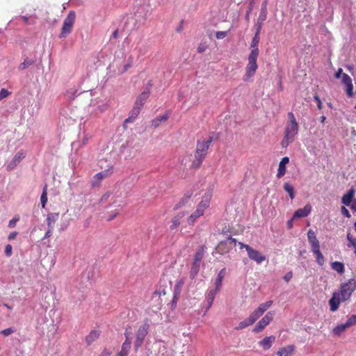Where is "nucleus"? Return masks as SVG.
Returning <instances> with one entry per match:
<instances>
[{"label":"nucleus","mask_w":356,"mask_h":356,"mask_svg":"<svg viewBox=\"0 0 356 356\" xmlns=\"http://www.w3.org/2000/svg\"><path fill=\"white\" fill-rule=\"evenodd\" d=\"M261 26L259 24L250 44V53L248 56V64L245 67V72L243 77L244 81H249L256 74L258 69L257 58L259 54L258 44L260 41V31Z\"/></svg>","instance_id":"nucleus-1"},{"label":"nucleus","mask_w":356,"mask_h":356,"mask_svg":"<svg viewBox=\"0 0 356 356\" xmlns=\"http://www.w3.org/2000/svg\"><path fill=\"white\" fill-rule=\"evenodd\" d=\"M212 141L213 137L211 136H209L207 139L197 140L195 152V158L192 161V166L194 168H198L200 167L207 154L208 149Z\"/></svg>","instance_id":"nucleus-2"},{"label":"nucleus","mask_w":356,"mask_h":356,"mask_svg":"<svg viewBox=\"0 0 356 356\" xmlns=\"http://www.w3.org/2000/svg\"><path fill=\"white\" fill-rule=\"evenodd\" d=\"M169 289L161 286L154 291L151 298V304L152 307H154L156 310H160L162 306L168 300V298L166 296L169 293Z\"/></svg>","instance_id":"nucleus-3"},{"label":"nucleus","mask_w":356,"mask_h":356,"mask_svg":"<svg viewBox=\"0 0 356 356\" xmlns=\"http://www.w3.org/2000/svg\"><path fill=\"white\" fill-rule=\"evenodd\" d=\"M298 124L287 123L284 129V136L281 142L282 148H286L290 143L295 140L298 133Z\"/></svg>","instance_id":"nucleus-4"},{"label":"nucleus","mask_w":356,"mask_h":356,"mask_svg":"<svg viewBox=\"0 0 356 356\" xmlns=\"http://www.w3.org/2000/svg\"><path fill=\"white\" fill-rule=\"evenodd\" d=\"M355 289L356 280L355 279H350L346 282L342 284L340 287V292L339 293L341 301L345 302L349 300Z\"/></svg>","instance_id":"nucleus-5"},{"label":"nucleus","mask_w":356,"mask_h":356,"mask_svg":"<svg viewBox=\"0 0 356 356\" xmlns=\"http://www.w3.org/2000/svg\"><path fill=\"white\" fill-rule=\"evenodd\" d=\"M210 200L209 197H204L198 204L196 210L187 218L189 225H193L195 221L203 216L204 211L209 206Z\"/></svg>","instance_id":"nucleus-6"},{"label":"nucleus","mask_w":356,"mask_h":356,"mask_svg":"<svg viewBox=\"0 0 356 356\" xmlns=\"http://www.w3.org/2000/svg\"><path fill=\"white\" fill-rule=\"evenodd\" d=\"M205 250L206 247L204 245H200L194 254L193 261L191 268V276L193 277L197 275L200 270L201 261L204 257Z\"/></svg>","instance_id":"nucleus-7"},{"label":"nucleus","mask_w":356,"mask_h":356,"mask_svg":"<svg viewBox=\"0 0 356 356\" xmlns=\"http://www.w3.org/2000/svg\"><path fill=\"white\" fill-rule=\"evenodd\" d=\"M334 76L337 79H339L341 77L342 78L341 82L346 87V95L348 97H352L353 96L354 87L350 76L346 73H343V70L341 68L338 69L334 74Z\"/></svg>","instance_id":"nucleus-8"},{"label":"nucleus","mask_w":356,"mask_h":356,"mask_svg":"<svg viewBox=\"0 0 356 356\" xmlns=\"http://www.w3.org/2000/svg\"><path fill=\"white\" fill-rule=\"evenodd\" d=\"M149 325L147 323L141 325L136 332V341L134 343V347L136 351L142 346L145 337L147 335L149 332Z\"/></svg>","instance_id":"nucleus-9"},{"label":"nucleus","mask_w":356,"mask_h":356,"mask_svg":"<svg viewBox=\"0 0 356 356\" xmlns=\"http://www.w3.org/2000/svg\"><path fill=\"white\" fill-rule=\"evenodd\" d=\"M355 191L351 188L341 198V202L346 206H348L350 209L356 212V199H354Z\"/></svg>","instance_id":"nucleus-10"},{"label":"nucleus","mask_w":356,"mask_h":356,"mask_svg":"<svg viewBox=\"0 0 356 356\" xmlns=\"http://www.w3.org/2000/svg\"><path fill=\"white\" fill-rule=\"evenodd\" d=\"M274 316V312L270 311L268 312L255 325L253 329V332L255 333H258L262 331L266 326L270 324V323L273 321Z\"/></svg>","instance_id":"nucleus-11"},{"label":"nucleus","mask_w":356,"mask_h":356,"mask_svg":"<svg viewBox=\"0 0 356 356\" xmlns=\"http://www.w3.org/2000/svg\"><path fill=\"white\" fill-rule=\"evenodd\" d=\"M113 173V165H111L107 169L97 173L93 177V180L92 181V186H96L99 185L101 181L104 178L110 177Z\"/></svg>","instance_id":"nucleus-12"},{"label":"nucleus","mask_w":356,"mask_h":356,"mask_svg":"<svg viewBox=\"0 0 356 356\" xmlns=\"http://www.w3.org/2000/svg\"><path fill=\"white\" fill-rule=\"evenodd\" d=\"M246 251H247L248 257L251 260L255 261L257 264H261L266 260L265 256H264L258 250L252 248L251 246H247Z\"/></svg>","instance_id":"nucleus-13"},{"label":"nucleus","mask_w":356,"mask_h":356,"mask_svg":"<svg viewBox=\"0 0 356 356\" xmlns=\"http://www.w3.org/2000/svg\"><path fill=\"white\" fill-rule=\"evenodd\" d=\"M25 153L23 150L19 151L13 158V159L8 164L6 169L8 171H11L17 167L21 161L25 158Z\"/></svg>","instance_id":"nucleus-14"},{"label":"nucleus","mask_w":356,"mask_h":356,"mask_svg":"<svg viewBox=\"0 0 356 356\" xmlns=\"http://www.w3.org/2000/svg\"><path fill=\"white\" fill-rule=\"evenodd\" d=\"M273 301L269 300L266 302L261 303L259 306L251 313V315L255 318L257 321L260 316H261L272 305Z\"/></svg>","instance_id":"nucleus-15"},{"label":"nucleus","mask_w":356,"mask_h":356,"mask_svg":"<svg viewBox=\"0 0 356 356\" xmlns=\"http://www.w3.org/2000/svg\"><path fill=\"white\" fill-rule=\"evenodd\" d=\"M341 299L339 293L334 292L332 298L329 300L330 309L331 312H336L340 305Z\"/></svg>","instance_id":"nucleus-16"},{"label":"nucleus","mask_w":356,"mask_h":356,"mask_svg":"<svg viewBox=\"0 0 356 356\" xmlns=\"http://www.w3.org/2000/svg\"><path fill=\"white\" fill-rule=\"evenodd\" d=\"M186 214L185 211H180L172 218L170 225V230H175L180 225L181 221Z\"/></svg>","instance_id":"nucleus-17"},{"label":"nucleus","mask_w":356,"mask_h":356,"mask_svg":"<svg viewBox=\"0 0 356 356\" xmlns=\"http://www.w3.org/2000/svg\"><path fill=\"white\" fill-rule=\"evenodd\" d=\"M148 10L145 11V8L140 6L137 8V10L134 13V19L136 22H140L147 19Z\"/></svg>","instance_id":"nucleus-18"},{"label":"nucleus","mask_w":356,"mask_h":356,"mask_svg":"<svg viewBox=\"0 0 356 356\" xmlns=\"http://www.w3.org/2000/svg\"><path fill=\"white\" fill-rule=\"evenodd\" d=\"M150 93L149 88H146L139 96L137 97L134 105L143 108L146 100L148 99Z\"/></svg>","instance_id":"nucleus-19"},{"label":"nucleus","mask_w":356,"mask_h":356,"mask_svg":"<svg viewBox=\"0 0 356 356\" xmlns=\"http://www.w3.org/2000/svg\"><path fill=\"white\" fill-rule=\"evenodd\" d=\"M275 337L271 335L269 337H266L264 339L259 341L258 344L264 350H269L272 347V345L275 342Z\"/></svg>","instance_id":"nucleus-20"},{"label":"nucleus","mask_w":356,"mask_h":356,"mask_svg":"<svg viewBox=\"0 0 356 356\" xmlns=\"http://www.w3.org/2000/svg\"><path fill=\"white\" fill-rule=\"evenodd\" d=\"M312 211V207L306 204L303 208L297 209L293 216V218H304L307 216Z\"/></svg>","instance_id":"nucleus-21"},{"label":"nucleus","mask_w":356,"mask_h":356,"mask_svg":"<svg viewBox=\"0 0 356 356\" xmlns=\"http://www.w3.org/2000/svg\"><path fill=\"white\" fill-rule=\"evenodd\" d=\"M289 162V159L287 156L283 157L282 160L280 161L278 166L277 173V177L281 178L282 177L285 173H286V165Z\"/></svg>","instance_id":"nucleus-22"},{"label":"nucleus","mask_w":356,"mask_h":356,"mask_svg":"<svg viewBox=\"0 0 356 356\" xmlns=\"http://www.w3.org/2000/svg\"><path fill=\"white\" fill-rule=\"evenodd\" d=\"M308 241L312 246V250L316 248H320L319 241L316 238L315 232L312 229H309L307 232Z\"/></svg>","instance_id":"nucleus-23"},{"label":"nucleus","mask_w":356,"mask_h":356,"mask_svg":"<svg viewBox=\"0 0 356 356\" xmlns=\"http://www.w3.org/2000/svg\"><path fill=\"white\" fill-rule=\"evenodd\" d=\"M296 346L294 345H288L280 348L277 352V356H291L295 352Z\"/></svg>","instance_id":"nucleus-24"},{"label":"nucleus","mask_w":356,"mask_h":356,"mask_svg":"<svg viewBox=\"0 0 356 356\" xmlns=\"http://www.w3.org/2000/svg\"><path fill=\"white\" fill-rule=\"evenodd\" d=\"M59 213H50L47 216V223L48 227L54 228L56 222L58 220Z\"/></svg>","instance_id":"nucleus-25"},{"label":"nucleus","mask_w":356,"mask_h":356,"mask_svg":"<svg viewBox=\"0 0 356 356\" xmlns=\"http://www.w3.org/2000/svg\"><path fill=\"white\" fill-rule=\"evenodd\" d=\"M257 321L255 320V318L251 315V314H250V316H248V318H247L246 319L241 321L238 325H237V327H236V330H242L245 327H247L249 325H252L253 323H254Z\"/></svg>","instance_id":"nucleus-26"},{"label":"nucleus","mask_w":356,"mask_h":356,"mask_svg":"<svg viewBox=\"0 0 356 356\" xmlns=\"http://www.w3.org/2000/svg\"><path fill=\"white\" fill-rule=\"evenodd\" d=\"M220 290H217V289H211L208 294H207V310H209L211 307L213 305V302L215 299V297L217 294V293Z\"/></svg>","instance_id":"nucleus-27"},{"label":"nucleus","mask_w":356,"mask_h":356,"mask_svg":"<svg viewBox=\"0 0 356 356\" xmlns=\"http://www.w3.org/2000/svg\"><path fill=\"white\" fill-rule=\"evenodd\" d=\"M225 273L226 269L224 268L218 274L217 278L214 283L215 288L217 289V290H220L221 289L222 280L225 275Z\"/></svg>","instance_id":"nucleus-28"},{"label":"nucleus","mask_w":356,"mask_h":356,"mask_svg":"<svg viewBox=\"0 0 356 356\" xmlns=\"http://www.w3.org/2000/svg\"><path fill=\"white\" fill-rule=\"evenodd\" d=\"M267 4H268V0H264L261 4V8L258 19V22H262L266 19V15H267Z\"/></svg>","instance_id":"nucleus-29"},{"label":"nucleus","mask_w":356,"mask_h":356,"mask_svg":"<svg viewBox=\"0 0 356 356\" xmlns=\"http://www.w3.org/2000/svg\"><path fill=\"white\" fill-rule=\"evenodd\" d=\"M99 337V332L97 330H92L86 337V341L88 346L91 345Z\"/></svg>","instance_id":"nucleus-30"},{"label":"nucleus","mask_w":356,"mask_h":356,"mask_svg":"<svg viewBox=\"0 0 356 356\" xmlns=\"http://www.w3.org/2000/svg\"><path fill=\"white\" fill-rule=\"evenodd\" d=\"M141 108H142L134 105L133 109L131 111L130 116L125 120V122H133L137 118V116L139 115V113L141 111Z\"/></svg>","instance_id":"nucleus-31"},{"label":"nucleus","mask_w":356,"mask_h":356,"mask_svg":"<svg viewBox=\"0 0 356 356\" xmlns=\"http://www.w3.org/2000/svg\"><path fill=\"white\" fill-rule=\"evenodd\" d=\"M236 242L237 241H236V238H232V237H229V238H227V240H225L224 241H221L218 244V249L220 250H221L224 245H229L228 248H227V250H229L232 248V245H236Z\"/></svg>","instance_id":"nucleus-32"},{"label":"nucleus","mask_w":356,"mask_h":356,"mask_svg":"<svg viewBox=\"0 0 356 356\" xmlns=\"http://www.w3.org/2000/svg\"><path fill=\"white\" fill-rule=\"evenodd\" d=\"M332 270L337 271L340 275H342L345 271L344 264L340 261H334L331 264Z\"/></svg>","instance_id":"nucleus-33"},{"label":"nucleus","mask_w":356,"mask_h":356,"mask_svg":"<svg viewBox=\"0 0 356 356\" xmlns=\"http://www.w3.org/2000/svg\"><path fill=\"white\" fill-rule=\"evenodd\" d=\"M312 251L316 256L317 264L321 266H323V264L325 263V257L323 255V254L321 253V252L320 250V248H316L315 249L312 250Z\"/></svg>","instance_id":"nucleus-34"},{"label":"nucleus","mask_w":356,"mask_h":356,"mask_svg":"<svg viewBox=\"0 0 356 356\" xmlns=\"http://www.w3.org/2000/svg\"><path fill=\"white\" fill-rule=\"evenodd\" d=\"M184 284V280L183 279H181L178 280L175 285V295L172 300V305H176L177 301V296L179 295L180 289L183 286Z\"/></svg>","instance_id":"nucleus-35"},{"label":"nucleus","mask_w":356,"mask_h":356,"mask_svg":"<svg viewBox=\"0 0 356 356\" xmlns=\"http://www.w3.org/2000/svg\"><path fill=\"white\" fill-rule=\"evenodd\" d=\"M73 24H63L60 38L67 37L72 31Z\"/></svg>","instance_id":"nucleus-36"},{"label":"nucleus","mask_w":356,"mask_h":356,"mask_svg":"<svg viewBox=\"0 0 356 356\" xmlns=\"http://www.w3.org/2000/svg\"><path fill=\"white\" fill-rule=\"evenodd\" d=\"M168 118L169 115L168 114L159 116L152 120V126L154 127H158L162 122H165Z\"/></svg>","instance_id":"nucleus-37"},{"label":"nucleus","mask_w":356,"mask_h":356,"mask_svg":"<svg viewBox=\"0 0 356 356\" xmlns=\"http://www.w3.org/2000/svg\"><path fill=\"white\" fill-rule=\"evenodd\" d=\"M191 193H186L184 196L180 200V201L175 206V209H177L185 206L190 200Z\"/></svg>","instance_id":"nucleus-38"},{"label":"nucleus","mask_w":356,"mask_h":356,"mask_svg":"<svg viewBox=\"0 0 356 356\" xmlns=\"http://www.w3.org/2000/svg\"><path fill=\"white\" fill-rule=\"evenodd\" d=\"M348 327L346 326L344 323H341L339 325H337L333 330L332 333L334 335L339 336L341 335L343 332L346 331V330Z\"/></svg>","instance_id":"nucleus-39"},{"label":"nucleus","mask_w":356,"mask_h":356,"mask_svg":"<svg viewBox=\"0 0 356 356\" xmlns=\"http://www.w3.org/2000/svg\"><path fill=\"white\" fill-rule=\"evenodd\" d=\"M209 45L207 41L202 40L197 48L199 54H202L209 49Z\"/></svg>","instance_id":"nucleus-40"},{"label":"nucleus","mask_w":356,"mask_h":356,"mask_svg":"<svg viewBox=\"0 0 356 356\" xmlns=\"http://www.w3.org/2000/svg\"><path fill=\"white\" fill-rule=\"evenodd\" d=\"M40 202L42 208L45 207V205L47 202V185L45 184V186L43 188L42 193L40 197Z\"/></svg>","instance_id":"nucleus-41"},{"label":"nucleus","mask_w":356,"mask_h":356,"mask_svg":"<svg viewBox=\"0 0 356 356\" xmlns=\"http://www.w3.org/2000/svg\"><path fill=\"white\" fill-rule=\"evenodd\" d=\"M284 189L286 191L291 200H293L295 197L294 188L292 185L289 183H285L284 184Z\"/></svg>","instance_id":"nucleus-42"},{"label":"nucleus","mask_w":356,"mask_h":356,"mask_svg":"<svg viewBox=\"0 0 356 356\" xmlns=\"http://www.w3.org/2000/svg\"><path fill=\"white\" fill-rule=\"evenodd\" d=\"M344 324L348 328L355 325L356 324V314H353L348 318Z\"/></svg>","instance_id":"nucleus-43"},{"label":"nucleus","mask_w":356,"mask_h":356,"mask_svg":"<svg viewBox=\"0 0 356 356\" xmlns=\"http://www.w3.org/2000/svg\"><path fill=\"white\" fill-rule=\"evenodd\" d=\"M76 18V14L75 12L73 10L70 11L69 14L67 15V17L64 20L63 22H74Z\"/></svg>","instance_id":"nucleus-44"},{"label":"nucleus","mask_w":356,"mask_h":356,"mask_svg":"<svg viewBox=\"0 0 356 356\" xmlns=\"http://www.w3.org/2000/svg\"><path fill=\"white\" fill-rule=\"evenodd\" d=\"M131 339H125L124 342L122 343V348H123V350H126L129 353L131 348Z\"/></svg>","instance_id":"nucleus-45"},{"label":"nucleus","mask_w":356,"mask_h":356,"mask_svg":"<svg viewBox=\"0 0 356 356\" xmlns=\"http://www.w3.org/2000/svg\"><path fill=\"white\" fill-rule=\"evenodd\" d=\"M15 332V329H13L12 327H9V328L1 330L0 332V334H3L4 337H7V336H9L10 334L14 333Z\"/></svg>","instance_id":"nucleus-46"},{"label":"nucleus","mask_w":356,"mask_h":356,"mask_svg":"<svg viewBox=\"0 0 356 356\" xmlns=\"http://www.w3.org/2000/svg\"><path fill=\"white\" fill-rule=\"evenodd\" d=\"M32 64H33V62H32V61L25 60L22 63H21V64L19 65V69L20 70H25L26 67H28L29 66L31 65Z\"/></svg>","instance_id":"nucleus-47"},{"label":"nucleus","mask_w":356,"mask_h":356,"mask_svg":"<svg viewBox=\"0 0 356 356\" xmlns=\"http://www.w3.org/2000/svg\"><path fill=\"white\" fill-rule=\"evenodd\" d=\"M10 92L8 91L7 89L6 88H2L1 90H0V101L2 100L3 99L7 97L8 96H9L10 95Z\"/></svg>","instance_id":"nucleus-48"},{"label":"nucleus","mask_w":356,"mask_h":356,"mask_svg":"<svg viewBox=\"0 0 356 356\" xmlns=\"http://www.w3.org/2000/svg\"><path fill=\"white\" fill-rule=\"evenodd\" d=\"M229 31V30L227 31H217L216 33V37L218 40L223 39L227 35Z\"/></svg>","instance_id":"nucleus-49"},{"label":"nucleus","mask_w":356,"mask_h":356,"mask_svg":"<svg viewBox=\"0 0 356 356\" xmlns=\"http://www.w3.org/2000/svg\"><path fill=\"white\" fill-rule=\"evenodd\" d=\"M287 115L289 119V121L287 123L298 124L296 121L294 114L292 112H289Z\"/></svg>","instance_id":"nucleus-50"},{"label":"nucleus","mask_w":356,"mask_h":356,"mask_svg":"<svg viewBox=\"0 0 356 356\" xmlns=\"http://www.w3.org/2000/svg\"><path fill=\"white\" fill-rule=\"evenodd\" d=\"M12 250H13V247L10 244H8L6 245L5 253L7 257H10L12 255V253H13Z\"/></svg>","instance_id":"nucleus-51"},{"label":"nucleus","mask_w":356,"mask_h":356,"mask_svg":"<svg viewBox=\"0 0 356 356\" xmlns=\"http://www.w3.org/2000/svg\"><path fill=\"white\" fill-rule=\"evenodd\" d=\"M19 220V217H15L12 220H10L8 222V227L10 228H13L15 227L17 222H18Z\"/></svg>","instance_id":"nucleus-52"},{"label":"nucleus","mask_w":356,"mask_h":356,"mask_svg":"<svg viewBox=\"0 0 356 356\" xmlns=\"http://www.w3.org/2000/svg\"><path fill=\"white\" fill-rule=\"evenodd\" d=\"M314 98L315 101L317 102V107L318 108V109H322L323 104L320 97L317 95H315Z\"/></svg>","instance_id":"nucleus-53"},{"label":"nucleus","mask_w":356,"mask_h":356,"mask_svg":"<svg viewBox=\"0 0 356 356\" xmlns=\"http://www.w3.org/2000/svg\"><path fill=\"white\" fill-rule=\"evenodd\" d=\"M341 213L344 216L347 218H350L351 216L349 211L344 206L341 207Z\"/></svg>","instance_id":"nucleus-54"},{"label":"nucleus","mask_w":356,"mask_h":356,"mask_svg":"<svg viewBox=\"0 0 356 356\" xmlns=\"http://www.w3.org/2000/svg\"><path fill=\"white\" fill-rule=\"evenodd\" d=\"M111 351L107 348H104L99 356H110L111 355Z\"/></svg>","instance_id":"nucleus-55"},{"label":"nucleus","mask_w":356,"mask_h":356,"mask_svg":"<svg viewBox=\"0 0 356 356\" xmlns=\"http://www.w3.org/2000/svg\"><path fill=\"white\" fill-rule=\"evenodd\" d=\"M54 228L48 227L47 232L44 234V238H48L51 236L52 235V231Z\"/></svg>","instance_id":"nucleus-56"},{"label":"nucleus","mask_w":356,"mask_h":356,"mask_svg":"<svg viewBox=\"0 0 356 356\" xmlns=\"http://www.w3.org/2000/svg\"><path fill=\"white\" fill-rule=\"evenodd\" d=\"M293 277V273L292 272H288L284 276V280L286 282H289L291 278Z\"/></svg>","instance_id":"nucleus-57"},{"label":"nucleus","mask_w":356,"mask_h":356,"mask_svg":"<svg viewBox=\"0 0 356 356\" xmlns=\"http://www.w3.org/2000/svg\"><path fill=\"white\" fill-rule=\"evenodd\" d=\"M17 234L18 233L17 232H13L11 233H10V234L8 235V239L9 241L15 239V237L17 236Z\"/></svg>","instance_id":"nucleus-58"},{"label":"nucleus","mask_w":356,"mask_h":356,"mask_svg":"<svg viewBox=\"0 0 356 356\" xmlns=\"http://www.w3.org/2000/svg\"><path fill=\"white\" fill-rule=\"evenodd\" d=\"M129 353L126 350H123L121 348V350L117 354V356H128Z\"/></svg>","instance_id":"nucleus-59"},{"label":"nucleus","mask_w":356,"mask_h":356,"mask_svg":"<svg viewBox=\"0 0 356 356\" xmlns=\"http://www.w3.org/2000/svg\"><path fill=\"white\" fill-rule=\"evenodd\" d=\"M119 31H120V29H117L116 30H115L113 31V38L117 39L119 37Z\"/></svg>","instance_id":"nucleus-60"},{"label":"nucleus","mask_w":356,"mask_h":356,"mask_svg":"<svg viewBox=\"0 0 356 356\" xmlns=\"http://www.w3.org/2000/svg\"><path fill=\"white\" fill-rule=\"evenodd\" d=\"M131 332H128L127 330H126L124 332V336H125L126 339H131Z\"/></svg>","instance_id":"nucleus-61"},{"label":"nucleus","mask_w":356,"mask_h":356,"mask_svg":"<svg viewBox=\"0 0 356 356\" xmlns=\"http://www.w3.org/2000/svg\"><path fill=\"white\" fill-rule=\"evenodd\" d=\"M111 195V193L110 192H107L104 195H103L102 197V200H106Z\"/></svg>","instance_id":"nucleus-62"},{"label":"nucleus","mask_w":356,"mask_h":356,"mask_svg":"<svg viewBox=\"0 0 356 356\" xmlns=\"http://www.w3.org/2000/svg\"><path fill=\"white\" fill-rule=\"evenodd\" d=\"M238 246L240 247V249L245 248L246 250L247 246H250L249 245L244 244L241 242L238 243Z\"/></svg>","instance_id":"nucleus-63"},{"label":"nucleus","mask_w":356,"mask_h":356,"mask_svg":"<svg viewBox=\"0 0 356 356\" xmlns=\"http://www.w3.org/2000/svg\"><path fill=\"white\" fill-rule=\"evenodd\" d=\"M183 29H184V28H183V26H182V24H179V25L176 28V31H177V33H181V32L182 31Z\"/></svg>","instance_id":"nucleus-64"}]
</instances>
